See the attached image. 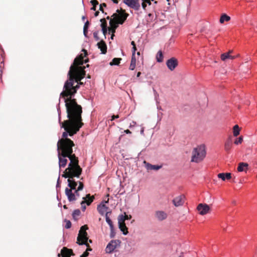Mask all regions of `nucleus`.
<instances>
[{
	"mask_svg": "<svg viewBox=\"0 0 257 257\" xmlns=\"http://www.w3.org/2000/svg\"><path fill=\"white\" fill-rule=\"evenodd\" d=\"M63 99L68 119L61 122L59 117V121L61 127L74 131L73 133H77L83 125L81 116L82 107L77 103L76 99Z\"/></svg>",
	"mask_w": 257,
	"mask_h": 257,
	"instance_id": "nucleus-1",
	"label": "nucleus"
},
{
	"mask_svg": "<svg viewBox=\"0 0 257 257\" xmlns=\"http://www.w3.org/2000/svg\"><path fill=\"white\" fill-rule=\"evenodd\" d=\"M86 72H82L72 71L69 70L68 73V79L65 81L63 90L60 94L62 98L74 99L73 97L79 88V81H80L85 76Z\"/></svg>",
	"mask_w": 257,
	"mask_h": 257,
	"instance_id": "nucleus-2",
	"label": "nucleus"
},
{
	"mask_svg": "<svg viewBox=\"0 0 257 257\" xmlns=\"http://www.w3.org/2000/svg\"><path fill=\"white\" fill-rule=\"evenodd\" d=\"M65 132L62 133V138L59 140L57 143V150L58 152L64 157L69 156L73 153L72 147L74 146V143L68 136H73L76 133H73L74 131L64 129Z\"/></svg>",
	"mask_w": 257,
	"mask_h": 257,
	"instance_id": "nucleus-3",
	"label": "nucleus"
},
{
	"mask_svg": "<svg viewBox=\"0 0 257 257\" xmlns=\"http://www.w3.org/2000/svg\"><path fill=\"white\" fill-rule=\"evenodd\" d=\"M70 161L68 167L64 172L68 173H75V176L80 175L82 173V169L78 164V158L75 154H71L67 156Z\"/></svg>",
	"mask_w": 257,
	"mask_h": 257,
	"instance_id": "nucleus-4",
	"label": "nucleus"
},
{
	"mask_svg": "<svg viewBox=\"0 0 257 257\" xmlns=\"http://www.w3.org/2000/svg\"><path fill=\"white\" fill-rule=\"evenodd\" d=\"M206 154L205 146L201 145L194 148L192 152L191 162L199 163L205 158Z\"/></svg>",
	"mask_w": 257,
	"mask_h": 257,
	"instance_id": "nucleus-5",
	"label": "nucleus"
},
{
	"mask_svg": "<svg viewBox=\"0 0 257 257\" xmlns=\"http://www.w3.org/2000/svg\"><path fill=\"white\" fill-rule=\"evenodd\" d=\"M82 51L83 53L80 54L77 56L72 64L71 65L69 70H72V71L82 72L85 71V66H81L84 63V57L87 55V52L85 49H83Z\"/></svg>",
	"mask_w": 257,
	"mask_h": 257,
	"instance_id": "nucleus-6",
	"label": "nucleus"
},
{
	"mask_svg": "<svg viewBox=\"0 0 257 257\" xmlns=\"http://www.w3.org/2000/svg\"><path fill=\"white\" fill-rule=\"evenodd\" d=\"M88 229L87 225L82 226L79 231V233L77 238L76 243L79 245L85 244L87 246V249L85 251L92 250L91 248L88 243V234L86 230Z\"/></svg>",
	"mask_w": 257,
	"mask_h": 257,
	"instance_id": "nucleus-7",
	"label": "nucleus"
},
{
	"mask_svg": "<svg viewBox=\"0 0 257 257\" xmlns=\"http://www.w3.org/2000/svg\"><path fill=\"white\" fill-rule=\"evenodd\" d=\"M75 173H68L67 172H64V174L62 175V177L65 178H68L67 180L68 184V186L70 188L68 189H71V191L72 190H76V186L77 185V182L75 181L74 178L77 177L79 178L80 175L75 176Z\"/></svg>",
	"mask_w": 257,
	"mask_h": 257,
	"instance_id": "nucleus-8",
	"label": "nucleus"
},
{
	"mask_svg": "<svg viewBox=\"0 0 257 257\" xmlns=\"http://www.w3.org/2000/svg\"><path fill=\"white\" fill-rule=\"evenodd\" d=\"M79 191H77V189H76L74 190V192H73L71 191V189H68V188H66L65 189V192L68 197L69 201H74L79 198L80 196Z\"/></svg>",
	"mask_w": 257,
	"mask_h": 257,
	"instance_id": "nucleus-9",
	"label": "nucleus"
},
{
	"mask_svg": "<svg viewBox=\"0 0 257 257\" xmlns=\"http://www.w3.org/2000/svg\"><path fill=\"white\" fill-rule=\"evenodd\" d=\"M120 241L119 240H112L106 246L105 251L106 253H112L115 248L119 246Z\"/></svg>",
	"mask_w": 257,
	"mask_h": 257,
	"instance_id": "nucleus-10",
	"label": "nucleus"
},
{
	"mask_svg": "<svg viewBox=\"0 0 257 257\" xmlns=\"http://www.w3.org/2000/svg\"><path fill=\"white\" fill-rule=\"evenodd\" d=\"M128 14L125 12V10H121V13L118 15L114 14L113 16H114L116 19L117 23L119 24H122L127 19Z\"/></svg>",
	"mask_w": 257,
	"mask_h": 257,
	"instance_id": "nucleus-11",
	"label": "nucleus"
},
{
	"mask_svg": "<svg viewBox=\"0 0 257 257\" xmlns=\"http://www.w3.org/2000/svg\"><path fill=\"white\" fill-rule=\"evenodd\" d=\"M75 254L73 253L72 249H69L66 247H63L61 250V253L58 254V257H71L74 256Z\"/></svg>",
	"mask_w": 257,
	"mask_h": 257,
	"instance_id": "nucleus-12",
	"label": "nucleus"
},
{
	"mask_svg": "<svg viewBox=\"0 0 257 257\" xmlns=\"http://www.w3.org/2000/svg\"><path fill=\"white\" fill-rule=\"evenodd\" d=\"M197 209L199 211V214H201V215L206 214L207 213L209 212L210 210V207L209 205H208L206 204L202 203L199 204L198 205Z\"/></svg>",
	"mask_w": 257,
	"mask_h": 257,
	"instance_id": "nucleus-13",
	"label": "nucleus"
},
{
	"mask_svg": "<svg viewBox=\"0 0 257 257\" xmlns=\"http://www.w3.org/2000/svg\"><path fill=\"white\" fill-rule=\"evenodd\" d=\"M123 2L131 8L139 10L140 8V4L137 0H124Z\"/></svg>",
	"mask_w": 257,
	"mask_h": 257,
	"instance_id": "nucleus-14",
	"label": "nucleus"
},
{
	"mask_svg": "<svg viewBox=\"0 0 257 257\" xmlns=\"http://www.w3.org/2000/svg\"><path fill=\"white\" fill-rule=\"evenodd\" d=\"M166 65H167L168 68L171 71H173L177 66L178 61L176 58H175L174 57L171 58V59H170L167 61Z\"/></svg>",
	"mask_w": 257,
	"mask_h": 257,
	"instance_id": "nucleus-15",
	"label": "nucleus"
},
{
	"mask_svg": "<svg viewBox=\"0 0 257 257\" xmlns=\"http://www.w3.org/2000/svg\"><path fill=\"white\" fill-rule=\"evenodd\" d=\"M184 198L183 195L177 196L173 200V203L176 207L182 206L184 203Z\"/></svg>",
	"mask_w": 257,
	"mask_h": 257,
	"instance_id": "nucleus-16",
	"label": "nucleus"
},
{
	"mask_svg": "<svg viewBox=\"0 0 257 257\" xmlns=\"http://www.w3.org/2000/svg\"><path fill=\"white\" fill-rule=\"evenodd\" d=\"M233 51L230 50L229 52L227 53H224L221 55V59L223 61H225L227 59H234L236 58V56H232L230 54L232 53Z\"/></svg>",
	"mask_w": 257,
	"mask_h": 257,
	"instance_id": "nucleus-17",
	"label": "nucleus"
},
{
	"mask_svg": "<svg viewBox=\"0 0 257 257\" xmlns=\"http://www.w3.org/2000/svg\"><path fill=\"white\" fill-rule=\"evenodd\" d=\"M155 217L159 221H162L167 217V214L163 211H157L155 212Z\"/></svg>",
	"mask_w": 257,
	"mask_h": 257,
	"instance_id": "nucleus-18",
	"label": "nucleus"
},
{
	"mask_svg": "<svg viewBox=\"0 0 257 257\" xmlns=\"http://www.w3.org/2000/svg\"><path fill=\"white\" fill-rule=\"evenodd\" d=\"M59 165V167H64L67 163V157H64L60 154V152H58Z\"/></svg>",
	"mask_w": 257,
	"mask_h": 257,
	"instance_id": "nucleus-19",
	"label": "nucleus"
},
{
	"mask_svg": "<svg viewBox=\"0 0 257 257\" xmlns=\"http://www.w3.org/2000/svg\"><path fill=\"white\" fill-rule=\"evenodd\" d=\"M118 226L120 230L122 232L123 234L126 235L128 233L127 228L125 225V222H123V220H118Z\"/></svg>",
	"mask_w": 257,
	"mask_h": 257,
	"instance_id": "nucleus-20",
	"label": "nucleus"
},
{
	"mask_svg": "<svg viewBox=\"0 0 257 257\" xmlns=\"http://www.w3.org/2000/svg\"><path fill=\"white\" fill-rule=\"evenodd\" d=\"M232 137L230 136L227 140L225 141L224 144V150L226 152H229L232 148Z\"/></svg>",
	"mask_w": 257,
	"mask_h": 257,
	"instance_id": "nucleus-21",
	"label": "nucleus"
},
{
	"mask_svg": "<svg viewBox=\"0 0 257 257\" xmlns=\"http://www.w3.org/2000/svg\"><path fill=\"white\" fill-rule=\"evenodd\" d=\"M98 48L101 51V53L105 54L107 52V46L105 42L103 40L100 41L97 43Z\"/></svg>",
	"mask_w": 257,
	"mask_h": 257,
	"instance_id": "nucleus-22",
	"label": "nucleus"
},
{
	"mask_svg": "<svg viewBox=\"0 0 257 257\" xmlns=\"http://www.w3.org/2000/svg\"><path fill=\"white\" fill-rule=\"evenodd\" d=\"M144 163L146 164V168L148 171L158 170L162 167L161 166L152 165L150 163H147L146 161H144Z\"/></svg>",
	"mask_w": 257,
	"mask_h": 257,
	"instance_id": "nucleus-23",
	"label": "nucleus"
},
{
	"mask_svg": "<svg viewBox=\"0 0 257 257\" xmlns=\"http://www.w3.org/2000/svg\"><path fill=\"white\" fill-rule=\"evenodd\" d=\"M97 210L98 212L102 215H103L105 212L106 213L108 207H107L104 204H101L97 206Z\"/></svg>",
	"mask_w": 257,
	"mask_h": 257,
	"instance_id": "nucleus-24",
	"label": "nucleus"
},
{
	"mask_svg": "<svg viewBox=\"0 0 257 257\" xmlns=\"http://www.w3.org/2000/svg\"><path fill=\"white\" fill-rule=\"evenodd\" d=\"M218 178L221 179L223 181H225L226 179L229 180L231 178V174L230 173H221L217 175Z\"/></svg>",
	"mask_w": 257,
	"mask_h": 257,
	"instance_id": "nucleus-25",
	"label": "nucleus"
},
{
	"mask_svg": "<svg viewBox=\"0 0 257 257\" xmlns=\"http://www.w3.org/2000/svg\"><path fill=\"white\" fill-rule=\"evenodd\" d=\"M83 201H85V203L87 205H90L94 199V196H91L90 194H88L85 197L82 198Z\"/></svg>",
	"mask_w": 257,
	"mask_h": 257,
	"instance_id": "nucleus-26",
	"label": "nucleus"
},
{
	"mask_svg": "<svg viewBox=\"0 0 257 257\" xmlns=\"http://www.w3.org/2000/svg\"><path fill=\"white\" fill-rule=\"evenodd\" d=\"M248 166L247 163L241 162L239 163L237 170L238 172L246 171Z\"/></svg>",
	"mask_w": 257,
	"mask_h": 257,
	"instance_id": "nucleus-27",
	"label": "nucleus"
},
{
	"mask_svg": "<svg viewBox=\"0 0 257 257\" xmlns=\"http://www.w3.org/2000/svg\"><path fill=\"white\" fill-rule=\"evenodd\" d=\"M137 59L136 58V55L132 54L131 64L129 67V69L131 70H134L135 69L136 66Z\"/></svg>",
	"mask_w": 257,
	"mask_h": 257,
	"instance_id": "nucleus-28",
	"label": "nucleus"
},
{
	"mask_svg": "<svg viewBox=\"0 0 257 257\" xmlns=\"http://www.w3.org/2000/svg\"><path fill=\"white\" fill-rule=\"evenodd\" d=\"M111 214V212H106L105 216V219H106V222L109 225L110 228L112 229V227H113V225L112 221L110 219L109 215H108L109 214Z\"/></svg>",
	"mask_w": 257,
	"mask_h": 257,
	"instance_id": "nucleus-29",
	"label": "nucleus"
},
{
	"mask_svg": "<svg viewBox=\"0 0 257 257\" xmlns=\"http://www.w3.org/2000/svg\"><path fill=\"white\" fill-rule=\"evenodd\" d=\"M230 20V17L227 15L224 14H223L219 20V22L220 23L222 24L224 21L228 22Z\"/></svg>",
	"mask_w": 257,
	"mask_h": 257,
	"instance_id": "nucleus-30",
	"label": "nucleus"
},
{
	"mask_svg": "<svg viewBox=\"0 0 257 257\" xmlns=\"http://www.w3.org/2000/svg\"><path fill=\"white\" fill-rule=\"evenodd\" d=\"M163 55L162 52L160 50L157 54L156 59L158 62H162L163 61Z\"/></svg>",
	"mask_w": 257,
	"mask_h": 257,
	"instance_id": "nucleus-31",
	"label": "nucleus"
},
{
	"mask_svg": "<svg viewBox=\"0 0 257 257\" xmlns=\"http://www.w3.org/2000/svg\"><path fill=\"white\" fill-rule=\"evenodd\" d=\"M131 218H132V216L131 215H128L125 213L124 215H119L118 216V220H123V222H124V221L125 220L130 219H131Z\"/></svg>",
	"mask_w": 257,
	"mask_h": 257,
	"instance_id": "nucleus-32",
	"label": "nucleus"
},
{
	"mask_svg": "<svg viewBox=\"0 0 257 257\" xmlns=\"http://www.w3.org/2000/svg\"><path fill=\"white\" fill-rule=\"evenodd\" d=\"M121 60V58H114L112 59V61L110 63V65H118Z\"/></svg>",
	"mask_w": 257,
	"mask_h": 257,
	"instance_id": "nucleus-33",
	"label": "nucleus"
},
{
	"mask_svg": "<svg viewBox=\"0 0 257 257\" xmlns=\"http://www.w3.org/2000/svg\"><path fill=\"white\" fill-rule=\"evenodd\" d=\"M233 136L236 137L239 134L240 129L238 125H235L233 128Z\"/></svg>",
	"mask_w": 257,
	"mask_h": 257,
	"instance_id": "nucleus-34",
	"label": "nucleus"
},
{
	"mask_svg": "<svg viewBox=\"0 0 257 257\" xmlns=\"http://www.w3.org/2000/svg\"><path fill=\"white\" fill-rule=\"evenodd\" d=\"M81 212L79 209H76L75 210L72 214L73 217L74 219L76 220L77 219V217L79 216L80 215Z\"/></svg>",
	"mask_w": 257,
	"mask_h": 257,
	"instance_id": "nucleus-35",
	"label": "nucleus"
},
{
	"mask_svg": "<svg viewBox=\"0 0 257 257\" xmlns=\"http://www.w3.org/2000/svg\"><path fill=\"white\" fill-rule=\"evenodd\" d=\"M143 3L142 4V7L144 10H146L147 5L148 4L149 5H151V2L150 0H142Z\"/></svg>",
	"mask_w": 257,
	"mask_h": 257,
	"instance_id": "nucleus-36",
	"label": "nucleus"
},
{
	"mask_svg": "<svg viewBox=\"0 0 257 257\" xmlns=\"http://www.w3.org/2000/svg\"><path fill=\"white\" fill-rule=\"evenodd\" d=\"M88 25H89V22L87 21L84 24V27H83V33H84V35L85 36H87V29H88Z\"/></svg>",
	"mask_w": 257,
	"mask_h": 257,
	"instance_id": "nucleus-37",
	"label": "nucleus"
},
{
	"mask_svg": "<svg viewBox=\"0 0 257 257\" xmlns=\"http://www.w3.org/2000/svg\"><path fill=\"white\" fill-rule=\"evenodd\" d=\"M117 23L116 21H114L113 19H110L109 21V25L110 28H113L114 26H116V28L117 27Z\"/></svg>",
	"mask_w": 257,
	"mask_h": 257,
	"instance_id": "nucleus-38",
	"label": "nucleus"
},
{
	"mask_svg": "<svg viewBox=\"0 0 257 257\" xmlns=\"http://www.w3.org/2000/svg\"><path fill=\"white\" fill-rule=\"evenodd\" d=\"M100 22H101V27L102 28H107V22L105 19H101Z\"/></svg>",
	"mask_w": 257,
	"mask_h": 257,
	"instance_id": "nucleus-39",
	"label": "nucleus"
},
{
	"mask_svg": "<svg viewBox=\"0 0 257 257\" xmlns=\"http://www.w3.org/2000/svg\"><path fill=\"white\" fill-rule=\"evenodd\" d=\"M243 141V137L242 136L239 137L237 139H236L234 143L235 145H238L239 144H241Z\"/></svg>",
	"mask_w": 257,
	"mask_h": 257,
	"instance_id": "nucleus-40",
	"label": "nucleus"
},
{
	"mask_svg": "<svg viewBox=\"0 0 257 257\" xmlns=\"http://www.w3.org/2000/svg\"><path fill=\"white\" fill-rule=\"evenodd\" d=\"M78 183H79V186L77 187V191H81L83 189L84 185H83V183L80 181H79Z\"/></svg>",
	"mask_w": 257,
	"mask_h": 257,
	"instance_id": "nucleus-41",
	"label": "nucleus"
},
{
	"mask_svg": "<svg viewBox=\"0 0 257 257\" xmlns=\"http://www.w3.org/2000/svg\"><path fill=\"white\" fill-rule=\"evenodd\" d=\"M85 201H82L80 204L81 206L82 210V211H84L86 209V206H85Z\"/></svg>",
	"mask_w": 257,
	"mask_h": 257,
	"instance_id": "nucleus-42",
	"label": "nucleus"
},
{
	"mask_svg": "<svg viewBox=\"0 0 257 257\" xmlns=\"http://www.w3.org/2000/svg\"><path fill=\"white\" fill-rule=\"evenodd\" d=\"M66 224H65V228H70L71 226V222L69 220H66Z\"/></svg>",
	"mask_w": 257,
	"mask_h": 257,
	"instance_id": "nucleus-43",
	"label": "nucleus"
},
{
	"mask_svg": "<svg viewBox=\"0 0 257 257\" xmlns=\"http://www.w3.org/2000/svg\"><path fill=\"white\" fill-rule=\"evenodd\" d=\"M106 4L105 3H102L99 6V10L102 12V13H104L103 7H106Z\"/></svg>",
	"mask_w": 257,
	"mask_h": 257,
	"instance_id": "nucleus-44",
	"label": "nucleus"
},
{
	"mask_svg": "<svg viewBox=\"0 0 257 257\" xmlns=\"http://www.w3.org/2000/svg\"><path fill=\"white\" fill-rule=\"evenodd\" d=\"M90 3L94 7H96L97 5H98V2L97 0H92Z\"/></svg>",
	"mask_w": 257,
	"mask_h": 257,
	"instance_id": "nucleus-45",
	"label": "nucleus"
},
{
	"mask_svg": "<svg viewBox=\"0 0 257 257\" xmlns=\"http://www.w3.org/2000/svg\"><path fill=\"white\" fill-rule=\"evenodd\" d=\"M116 26H114L113 28H110L109 27L108 28V30L109 31V32H111L112 33H114L115 31V29H116Z\"/></svg>",
	"mask_w": 257,
	"mask_h": 257,
	"instance_id": "nucleus-46",
	"label": "nucleus"
},
{
	"mask_svg": "<svg viewBox=\"0 0 257 257\" xmlns=\"http://www.w3.org/2000/svg\"><path fill=\"white\" fill-rule=\"evenodd\" d=\"M110 231H111V232H110V236L111 238H112L115 235L113 227H112V229H110Z\"/></svg>",
	"mask_w": 257,
	"mask_h": 257,
	"instance_id": "nucleus-47",
	"label": "nucleus"
},
{
	"mask_svg": "<svg viewBox=\"0 0 257 257\" xmlns=\"http://www.w3.org/2000/svg\"><path fill=\"white\" fill-rule=\"evenodd\" d=\"M89 255L88 252L84 251L80 257H87Z\"/></svg>",
	"mask_w": 257,
	"mask_h": 257,
	"instance_id": "nucleus-48",
	"label": "nucleus"
},
{
	"mask_svg": "<svg viewBox=\"0 0 257 257\" xmlns=\"http://www.w3.org/2000/svg\"><path fill=\"white\" fill-rule=\"evenodd\" d=\"M93 36L96 41H98L99 39V37H98L97 32H94L93 33Z\"/></svg>",
	"mask_w": 257,
	"mask_h": 257,
	"instance_id": "nucleus-49",
	"label": "nucleus"
},
{
	"mask_svg": "<svg viewBox=\"0 0 257 257\" xmlns=\"http://www.w3.org/2000/svg\"><path fill=\"white\" fill-rule=\"evenodd\" d=\"M118 117H119V115H113L112 116V117H111V120H114L115 118H118Z\"/></svg>",
	"mask_w": 257,
	"mask_h": 257,
	"instance_id": "nucleus-50",
	"label": "nucleus"
},
{
	"mask_svg": "<svg viewBox=\"0 0 257 257\" xmlns=\"http://www.w3.org/2000/svg\"><path fill=\"white\" fill-rule=\"evenodd\" d=\"M136 50H137L136 46L133 47L132 54H134L135 55H136Z\"/></svg>",
	"mask_w": 257,
	"mask_h": 257,
	"instance_id": "nucleus-51",
	"label": "nucleus"
},
{
	"mask_svg": "<svg viewBox=\"0 0 257 257\" xmlns=\"http://www.w3.org/2000/svg\"><path fill=\"white\" fill-rule=\"evenodd\" d=\"M102 32L103 33V34L104 35H105V34H106L107 33V28H102Z\"/></svg>",
	"mask_w": 257,
	"mask_h": 257,
	"instance_id": "nucleus-52",
	"label": "nucleus"
},
{
	"mask_svg": "<svg viewBox=\"0 0 257 257\" xmlns=\"http://www.w3.org/2000/svg\"><path fill=\"white\" fill-rule=\"evenodd\" d=\"M126 134H131V132L129 130H126L124 131Z\"/></svg>",
	"mask_w": 257,
	"mask_h": 257,
	"instance_id": "nucleus-53",
	"label": "nucleus"
},
{
	"mask_svg": "<svg viewBox=\"0 0 257 257\" xmlns=\"http://www.w3.org/2000/svg\"><path fill=\"white\" fill-rule=\"evenodd\" d=\"M99 13V12H98V11H96V12L95 13V14H94V16H95V17L98 16Z\"/></svg>",
	"mask_w": 257,
	"mask_h": 257,
	"instance_id": "nucleus-54",
	"label": "nucleus"
},
{
	"mask_svg": "<svg viewBox=\"0 0 257 257\" xmlns=\"http://www.w3.org/2000/svg\"><path fill=\"white\" fill-rule=\"evenodd\" d=\"M131 45L133 46V47L136 46V44L134 41H132Z\"/></svg>",
	"mask_w": 257,
	"mask_h": 257,
	"instance_id": "nucleus-55",
	"label": "nucleus"
},
{
	"mask_svg": "<svg viewBox=\"0 0 257 257\" xmlns=\"http://www.w3.org/2000/svg\"><path fill=\"white\" fill-rule=\"evenodd\" d=\"M91 10L95 11L96 10V7L93 6L92 8L91 9Z\"/></svg>",
	"mask_w": 257,
	"mask_h": 257,
	"instance_id": "nucleus-56",
	"label": "nucleus"
},
{
	"mask_svg": "<svg viewBox=\"0 0 257 257\" xmlns=\"http://www.w3.org/2000/svg\"><path fill=\"white\" fill-rule=\"evenodd\" d=\"M141 74V73L140 72H139L138 73H137V77H140V75Z\"/></svg>",
	"mask_w": 257,
	"mask_h": 257,
	"instance_id": "nucleus-57",
	"label": "nucleus"
},
{
	"mask_svg": "<svg viewBox=\"0 0 257 257\" xmlns=\"http://www.w3.org/2000/svg\"><path fill=\"white\" fill-rule=\"evenodd\" d=\"M88 61H89V59L88 58H87L86 59L84 60V63H87L88 62Z\"/></svg>",
	"mask_w": 257,
	"mask_h": 257,
	"instance_id": "nucleus-58",
	"label": "nucleus"
},
{
	"mask_svg": "<svg viewBox=\"0 0 257 257\" xmlns=\"http://www.w3.org/2000/svg\"><path fill=\"white\" fill-rule=\"evenodd\" d=\"M112 1L115 4H117L118 3V1L117 0H112Z\"/></svg>",
	"mask_w": 257,
	"mask_h": 257,
	"instance_id": "nucleus-59",
	"label": "nucleus"
},
{
	"mask_svg": "<svg viewBox=\"0 0 257 257\" xmlns=\"http://www.w3.org/2000/svg\"><path fill=\"white\" fill-rule=\"evenodd\" d=\"M78 83H79V86H80V85H83V83L82 82H81V81H79V82H78Z\"/></svg>",
	"mask_w": 257,
	"mask_h": 257,
	"instance_id": "nucleus-60",
	"label": "nucleus"
},
{
	"mask_svg": "<svg viewBox=\"0 0 257 257\" xmlns=\"http://www.w3.org/2000/svg\"><path fill=\"white\" fill-rule=\"evenodd\" d=\"M87 78H91L90 75L88 74V75H87Z\"/></svg>",
	"mask_w": 257,
	"mask_h": 257,
	"instance_id": "nucleus-61",
	"label": "nucleus"
},
{
	"mask_svg": "<svg viewBox=\"0 0 257 257\" xmlns=\"http://www.w3.org/2000/svg\"><path fill=\"white\" fill-rule=\"evenodd\" d=\"M63 208H65V209H67V207H66V205H64L63 206Z\"/></svg>",
	"mask_w": 257,
	"mask_h": 257,
	"instance_id": "nucleus-62",
	"label": "nucleus"
},
{
	"mask_svg": "<svg viewBox=\"0 0 257 257\" xmlns=\"http://www.w3.org/2000/svg\"><path fill=\"white\" fill-rule=\"evenodd\" d=\"M88 241H89V242H90V243H92V240L91 239H89V240L88 239Z\"/></svg>",
	"mask_w": 257,
	"mask_h": 257,
	"instance_id": "nucleus-63",
	"label": "nucleus"
},
{
	"mask_svg": "<svg viewBox=\"0 0 257 257\" xmlns=\"http://www.w3.org/2000/svg\"><path fill=\"white\" fill-rule=\"evenodd\" d=\"M137 54H138V55H140V52H138L137 53Z\"/></svg>",
	"mask_w": 257,
	"mask_h": 257,
	"instance_id": "nucleus-64",
	"label": "nucleus"
}]
</instances>
